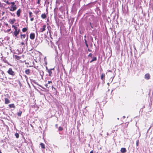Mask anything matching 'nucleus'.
<instances>
[{"instance_id": "37998d69", "label": "nucleus", "mask_w": 153, "mask_h": 153, "mask_svg": "<svg viewBox=\"0 0 153 153\" xmlns=\"http://www.w3.org/2000/svg\"><path fill=\"white\" fill-rule=\"evenodd\" d=\"M93 62V61H92V59L90 61V63H91L92 62Z\"/></svg>"}, {"instance_id": "c9c22d12", "label": "nucleus", "mask_w": 153, "mask_h": 153, "mask_svg": "<svg viewBox=\"0 0 153 153\" xmlns=\"http://www.w3.org/2000/svg\"><path fill=\"white\" fill-rule=\"evenodd\" d=\"M11 30V29H8L7 30V32H9Z\"/></svg>"}, {"instance_id": "ea45409f", "label": "nucleus", "mask_w": 153, "mask_h": 153, "mask_svg": "<svg viewBox=\"0 0 153 153\" xmlns=\"http://www.w3.org/2000/svg\"><path fill=\"white\" fill-rule=\"evenodd\" d=\"M88 51H90V52H91V50H90L89 49H88Z\"/></svg>"}, {"instance_id": "5fc2aeb1", "label": "nucleus", "mask_w": 153, "mask_h": 153, "mask_svg": "<svg viewBox=\"0 0 153 153\" xmlns=\"http://www.w3.org/2000/svg\"><path fill=\"white\" fill-rule=\"evenodd\" d=\"M27 39H28V37H27Z\"/></svg>"}, {"instance_id": "f03ea898", "label": "nucleus", "mask_w": 153, "mask_h": 153, "mask_svg": "<svg viewBox=\"0 0 153 153\" xmlns=\"http://www.w3.org/2000/svg\"><path fill=\"white\" fill-rule=\"evenodd\" d=\"M10 3V4H11V9H12V10H16V6L15 4V3L14 2H11Z\"/></svg>"}, {"instance_id": "79ce46f5", "label": "nucleus", "mask_w": 153, "mask_h": 153, "mask_svg": "<svg viewBox=\"0 0 153 153\" xmlns=\"http://www.w3.org/2000/svg\"><path fill=\"white\" fill-rule=\"evenodd\" d=\"M90 153H93V150L90 152Z\"/></svg>"}, {"instance_id": "b1692460", "label": "nucleus", "mask_w": 153, "mask_h": 153, "mask_svg": "<svg viewBox=\"0 0 153 153\" xmlns=\"http://www.w3.org/2000/svg\"><path fill=\"white\" fill-rule=\"evenodd\" d=\"M58 129L59 131H62L63 130V128L62 127L60 126L59 127Z\"/></svg>"}, {"instance_id": "c756f323", "label": "nucleus", "mask_w": 153, "mask_h": 153, "mask_svg": "<svg viewBox=\"0 0 153 153\" xmlns=\"http://www.w3.org/2000/svg\"><path fill=\"white\" fill-rule=\"evenodd\" d=\"M29 16L31 17L32 16L33 13L31 12H29Z\"/></svg>"}, {"instance_id": "9d476101", "label": "nucleus", "mask_w": 153, "mask_h": 153, "mask_svg": "<svg viewBox=\"0 0 153 153\" xmlns=\"http://www.w3.org/2000/svg\"><path fill=\"white\" fill-rule=\"evenodd\" d=\"M9 100L7 98H5V103L6 104H7L10 103Z\"/></svg>"}, {"instance_id": "de8ad7c7", "label": "nucleus", "mask_w": 153, "mask_h": 153, "mask_svg": "<svg viewBox=\"0 0 153 153\" xmlns=\"http://www.w3.org/2000/svg\"><path fill=\"white\" fill-rule=\"evenodd\" d=\"M80 34H81L82 33V32H81V31H80Z\"/></svg>"}, {"instance_id": "f8f14e48", "label": "nucleus", "mask_w": 153, "mask_h": 153, "mask_svg": "<svg viewBox=\"0 0 153 153\" xmlns=\"http://www.w3.org/2000/svg\"><path fill=\"white\" fill-rule=\"evenodd\" d=\"M41 17L42 19H45V18H46V15L45 14V13H44L42 14L41 15Z\"/></svg>"}, {"instance_id": "a19ab883", "label": "nucleus", "mask_w": 153, "mask_h": 153, "mask_svg": "<svg viewBox=\"0 0 153 153\" xmlns=\"http://www.w3.org/2000/svg\"><path fill=\"white\" fill-rule=\"evenodd\" d=\"M1 73L2 74H4V72L3 71H1Z\"/></svg>"}, {"instance_id": "680f3d73", "label": "nucleus", "mask_w": 153, "mask_h": 153, "mask_svg": "<svg viewBox=\"0 0 153 153\" xmlns=\"http://www.w3.org/2000/svg\"><path fill=\"white\" fill-rule=\"evenodd\" d=\"M99 85V84H98V86Z\"/></svg>"}, {"instance_id": "864d4df0", "label": "nucleus", "mask_w": 153, "mask_h": 153, "mask_svg": "<svg viewBox=\"0 0 153 153\" xmlns=\"http://www.w3.org/2000/svg\"><path fill=\"white\" fill-rule=\"evenodd\" d=\"M87 107V106H86V107L85 108V109Z\"/></svg>"}, {"instance_id": "052dcab7", "label": "nucleus", "mask_w": 153, "mask_h": 153, "mask_svg": "<svg viewBox=\"0 0 153 153\" xmlns=\"http://www.w3.org/2000/svg\"><path fill=\"white\" fill-rule=\"evenodd\" d=\"M55 10H54V12H55Z\"/></svg>"}, {"instance_id": "774afa93", "label": "nucleus", "mask_w": 153, "mask_h": 153, "mask_svg": "<svg viewBox=\"0 0 153 153\" xmlns=\"http://www.w3.org/2000/svg\"><path fill=\"white\" fill-rule=\"evenodd\" d=\"M97 153H98L97 152Z\"/></svg>"}, {"instance_id": "0e129e2a", "label": "nucleus", "mask_w": 153, "mask_h": 153, "mask_svg": "<svg viewBox=\"0 0 153 153\" xmlns=\"http://www.w3.org/2000/svg\"><path fill=\"white\" fill-rule=\"evenodd\" d=\"M11 11H13L14 10H11Z\"/></svg>"}, {"instance_id": "9b49d317", "label": "nucleus", "mask_w": 153, "mask_h": 153, "mask_svg": "<svg viewBox=\"0 0 153 153\" xmlns=\"http://www.w3.org/2000/svg\"><path fill=\"white\" fill-rule=\"evenodd\" d=\"M21 12V10H17V12L16 14L18 17H19L20 16V13Z\"/></svg>"}, {"instance_id": "e2e57ef3", "label": "nucleus", "mask_w": 153, "mask_h": 153, "mask_svg": "<svg viewBox=\"0 0 153 153\" xmlns=\"http://www.w3.org/2000/svg\"><path fill=\"white\" fill-rule=\"evenodd\" d=\"M1 3L0 2V4H1Z\"/></svg>"}, {"instance_id": "ddd939ff", "label": "nucleus", "mask_w": 153, "mask_h": 153, "mask_svg": "<svg viewBox=\"0 0 153 153\" xmlns=\"http://www.w3.org/2000/svg\"><path fill=\"white\" fill-rule=\"evenodd\" d=\"M25 73L27 75L29 74L30 73V70L27 69L25 71Z\"/></svg>"}, {"instance_id": "58836bf2", "label": "nucleus", "mask_w": 153, "mask_h": 153, "mask_svg": "<svg viewBox=\"0 0 153 153\" xmlns=\"http://www.w3.org/2000/svg\"><path fill=\"white\" fill-rule=\"evenodd\" d=\"M21 44L22 45H23L24 44V43L23 42H21Z\"/></svg>"}, {"instance_id": "39448f33", "label": "nucleus", "mask_w": 153, "mask_h": 153, "mask_svg": "<svg viewBox=\"0 0 153 153\" xmlns=\"http://www.w3.org/2000/svg\"><path fill=\"white\" fill-rule=\"evenodd\" d=\"M54 70V68H51V69H48V73H49V76H52V70Z\"/></svg>"}, {"instance_id": "72a5a7b5", "label": "nucleus", "mask_w": 153, "mask_h": 153, "mask_svg": "<svg viewBox=\"0 0 153 153\" xmlns=\"http://www.w3.org/2000/svg\"><path fill=\"white\" fill-rule=\"evenodd\" d=\"M34 20V18H31V19H30V20L31 21H33Z\"/></svg>"}, {"instance_id": "7ed1b4c3", "label": "nucleus", "mask_w": 153, "mask_h": 153, "mask_svg": "<svg viewBox=\"0 0 153 153\" xmlns=\"http://www.w3.org/2000/svg\"><path fill=\"white\" fill-rule=\"evenodd\" d=\"M20 30L19 29L18 30H15V31L13 32L14 35L16 37V38H18L17 37V35L19 34V33Z\"/></svg>"}, {"instance_id": "8fccbe9b", "label": "nucleus", "mask_w": 153, "mask_h": 153, "mask_svg": "<svg viewBox=\"0 0 153 153\" xmlns=\"http://www.w3.org/2000/svg\"><path fill=\"white\" fill-rule=\"evenodd\" d=\"M46 69L47 70H48V68L47 67H46Z\"/></svg>"}, {"instance_id": "f704fd0d", "label": "nucleus", "mask_w": 153, "mask_h": 153, "mask_svg": "<svg viewBox=\"0 0 153 153\" xmlns=\"http://www.w3.org/2000/svg\"><path fill=\"white\" fill-rule=\"evenodd\" d=\"M84 40H85V44L86 43H87V40H86V39H84Z\"/></svg>"}, {"instance_id": "f257e3e1", "label": "nucleus", "mask_w": 153, "mask_h": 153, "mask_svg": "<svg viewBox=\"0 0 153 153\" xmlns=\"http://www.w3.org/2000/svg\"><path fill=\"white\" fill-rule=\"evenodd\" d=\"M7 72L9 74L12 76H14L15 74V73L12 71V68H11L9 69Z\"/></svg>"}, {"instance_id": "69168bd1", "label": "nucleus", "mask_w": 153, "mask_h": 153, "mask_svg": "<svg viewBox=\"0 0 153 153\" xmlns=\"http://www.w3.org/2000/svg\"><path fill=\"white\" fill-rule=\"evenodd\" d=\"M117 119H118V120H119V118H117Z\"/></svg>"}, {"instance_id": "20e7f679", "label": "nucleus", "mask_w": 153, "mask_h": 153, "mask_svg": "<svg viewBox=\"0 0 153 153\" xmlns=\"http://www.w3.org/2000/svg\"><path fill=\"white\" fill-rule=\"evenodd\" d=\"M46 25H44L42 26V28H41L39 30V32H43L44 31L46 30Z\"/></svg>"}, {"instance_id": "2f4dec72", "label": "nucleus", "mask_w": 153, "mask_h": 153, "mask_svg": "<svg viewBox=\"0 0 153 153\" xmlns=\"http://www.w3.org/2000/svg\"><path fill=\"white\" fill-rule=\"evenodd\" d=\"M37 1V3L38 4H40V0H36Z\"/></svg>"}, {"instance_id": "1a4fd4ad", "label": "nucleus", "mask_w": 153, "mask_h": 153, "mask_svg": "<svg viewBox=\"0 0 153 153\" xmlns=\"http://www.w3.org/2000/svg\"><path fill=\"white\" fill-rule=\"evenodd\" d=\"M120 152L122 153H125L126 152V149L125 148H122L121 149Z\"/></svg>"}, {"instance_id": "4c0bfd02", "label": "nucleus", "mask_w": 153, "mask_h": 153, "mask_svg": "<svg viewBox=\"0 0 153 153\" xmlns=\"http://www.w3.org/2000/svg\"><path fill=\"white\" fill-rule=\"evenodd\" d=\"M58 124H56L55 125V126L56 127V128H58Z\"/></svg>"}, {"instance_id": "aec40b11", "label": "nucleus", "mask_w": 153, "mask_h": 153, "mask_svg": "<svg viewBox=\"0 0 153 153\" xmlns=\"http://www.w3.org/2000/svg\"><path fill=\"white\" fill-rule=\"evenodd\" d=\"M27 30V29L26 27H24L23 28L22 31L23 32H25Z\"/></svg>"}, {"instance_id": "2eb2a0df", "label": "nucleus", "mask_w": 153, "mask_h": 153, "mask_svg": "<svg viewBox=\"0 0 153 153\" xmlns=\"http://www.w3.org/2000/svg\"><path fill=\"white\" fill-rule=\"evenodd\" d=\"M39 73H40V76L42 77L43 76H44V72L43 71H41L40 72H39Z\"/></svg>"}, {"instance_id": "4d7b16f0", "label": "nucleus", "mask_w": 153, "mask_h": 153, "mask_svg": "<svg viewBox=\"0 0 153 153\" xmlns=\"http://www.w3.org/2000/svg\"><path fill=\"white\" fill-rule=\"evenodd\" d=\"M143 10H142V13H143Z\"/></svg>"}, {"instance_id": "c85d7f7f", "label": "nucleus", "mask_w": 153, "mask_h": 153, "mask_svg": "<svg viewBox=\"0 0 153 153\" xmlns=\"http://www.w3.org/2000/svg\"><path fill=\"white\" fill-rule=\"evenodd\" d=\"M52 82L51 81H48V84H51V85H52Z\"/></svg>"}, {"instance_id": "412c9836", "label": "nucleus", "mask_w": 153, "mask_h": 153, "mask_svg": "<svg viewBox=\"0 0 153 153\" xmlns=\"http://www.w3.org/2000/svg\"><path fill=\"white\" fill-rule=\"evenodd\" d=\"M3 1L4 2H5L8 4H10V3L8 2V1L7 0H3Z\"/></svg>"}, {"instance_id": "bf43d9fd", "label": "nucleus", "mask_w": 153, "mask_h": 153, "mask_svg": "<svg viewBox=\"0 0 153 153\" xmlns=\"http://www.w3.org/2000/svg\"><path fill=\"white\" fill-rule=\"evenodd\" d=\"M0 153H2L0 151Z\"/></svg>"}, {"instance_id": "473e14b6", "label": "nucleus", "mask_w": 153, "mask_h": 153, "mask_svg": "<svg viewBox=\"0 0 153 153\" xmlns=\"http://www.w3.org/2000/svg\"><path fill=\"white\" fill-rule=\"evenodd\" d=\"M4 62L5 63H7L8 65H10L8 62L7 60H4Z\"/></svg>"}, {"instance_id": "a211bd4d", "label": "nucleus", "mask_w": 153, "mask_h": 153, "mask_svg": "<svg viewBox=\"0 0 153 153\" xmlns=\"http://www.w3.org/2000/svg\"><path fill=\"white\" fill-rule=\"evenodd\" d=\"M105 76V74H102L101 75L100 77L101 79L102 80L103 79V78Z\"/></svg>"}, {"instance_id": "423d86ee", "label": "nucleus", "mask_w": 153, "mask_h": 153, "mask_svg": "<svg viewBox=\"0 0 153 153\" xmlns=\"http://www.w3.org/2000/svg\"><path fill=\"white\" fill-rule=\"evenodd\" d=\"M35 34L34 33H31L30 34V37L31 39H34Z\"/></svg>"}, {"instance_id": "4be33fe9", "label": "nucleus", "mask_w": 153, "mask_h": 153, "mask_svg": "<svg viewBox=\"0 0 153 153\" xmlns=\"http://www.w3.org/2000/svg\"><path fill=\"white\" fill-rule=\"evenodd\" d=\"M15 57L18 60H19L20 59V57L17 55H15Z\"/></svg>"}, {"instance_id": "dca6fc26", "label": "nucleus", "mask_w": 153, "mask_h": 153, "mask_svg": "<svg viewBox=\"0 0 153 153\" xmlns=\"http://www.w3.org/2000/svg\"><path fill=\"white\" fill-rule=\"evenodd\" d=\"M9 107L10 108H15V106L13 104H9Z\"/></svg>"}, {"instance_id": "6e6552de", "label": "nucleus", "mask_w": 153, "mask_h": 153, "mask_svg": "<svg viewBox=\"0 0 153 153\" xmlns=\"http://www.w3.org/2000/svg\"><path fill=\"white\" fill-rule=\"evenodd\" d=\"M145 78L147 80L149 79L150 78V76L149 74H146L145 75Z\"/></svg>"}, {"instance_id": "0eeeda50", "label": "nucleus", "mask_w": 153, "mask_h": 153, "mask_svg": "<svg viewBox=\"0 0 153 153\" xmlns=\"http://www.w3.org/2000/svg\"><path fill=\"white\" fill-rule=\"evenodd\" d=\"M15 21L16 19H10L9 21V22H10V23L11 24H13Z\"/></svg>"}, {"instance_id": "7c9ffc66", "label": "nucleus", "mask_w": 153, "mask_h": 153, "mask_svg": "<svg viewBox=\"0 0 153 153\" xmlns=\"http://www.w3.org/2000/svg\"><path fill=\"white\" fill-rule=\"evenodd\" d=\"M139 140H137L136 141V145H137V146H138V144H139Z\"/></svg>"}, {"instance_id": "a878e982", "label": "nucleus", "mask_w": 153, "mask_h": 153, "mask_svg": "<svg viewBox=\"0 0 153 153\" xmlns=\"http://www.w3.org/2000/svg\"><path fill=\"white\" fill-rule=\"evenodd\" d=\"M45 86L47 88H49V87H51V85H49V86L48 85V84H46L45 85Z\"/></svg>"}, {"instance_id": "f3484780", "label": "nucleus", "mask_w": 153, "mask_h": 153, "mask_svg": "<svg viewBox=\"0 0 153 153\" xmlns=\"http://www.w3.org/2000/svg\"><path fill=\"white\" fill-rule=\"evenodd\" d=\"M22 113V111H19L17 113V115L19 117L21 116Z\"/></svg>"}, {"instance_id": "e433bc0d", "label": "nucleus", "mask_w": 153, "mask_h": 153, "mask_svg": "<svg viewBox=\"0 0 153 153\" xmlns=\"http://www.w3.org/2000/svg\"><path fill=\"white\" fill-rule=\"evenodd\" d=\"M85 45H86V46L87 48H88V44H87V43H85Z\"/></svg>"}, {"instance_id": "bb28decb", "label": "nucleus", "mask_w": 153, "mask_h": 153, "mask_svg": "<svg viewBox=\"0 0 153 153\" xmlns=\"http://www.w3.org/2000/svg\"><path fill=\"white\" fill-rule=\"evenodd\" d=\"M88 56L92 58V54L91 53H90Z\"/></svg>"}, {"instance_id": "09e8293b", "label": "nucleus", "mask_w": 153, "mask_h": 153, "mask_svg": "<svg viewBox=\"0 0 153 153\" xmlns=\"http://www.w3.org/2000/svg\"><path fill=\"white\" fill-rule=\"evenodd\" d=\"M86 35H85V36H84V38H85V39L86 38Z\"/></svg>"}, {"instance_id": "5701e85b", "label": "nucleus", "mask_w": 153, "mask_h": 153, "mask_svg": "<svg viewBox=\"0 0 153 153\" xmlns=\"http://www.w3.org/2000/svg\"><path fill=\"white\" fill-rule=\"evenodd\" d=\"M15 136L17 138H18L19 137V134L18 133H16L15 134Z\"/></svg>"}, {"instance_id": "cd10ccee", "label": "nucleus", "mask_w": 153, "mask_h": 153, "mask_svg": "<svg viewBox=\"0 0 153 153\" xmlns=\"http://www.w3.org/2000/svg\"><path fill=\"white\" fill-rule=\"evenodd\" d=\"M12 27H13L14 28L15 30L17 29V27L15 26L14 25H12Z\"/></svg>"}, {"instance_id": "c03bdc74", "label": "nucleus", "mask_w": 153, "mask_h": 153, "mask_svg": "<svg viewBox=\"0 0 153 153\" xmlns=\"http://www.w3.org/2000/svg\"><path fill=\"white\" fill-rule=\"evenodd\" d=\"M4 13V12H2V15H3Z\"/></svg>"}, {"instance_id": "338daca9", "label": "nucleus", "mask_w": 153, "mask_h": 153, "mask_svg": "<svg viewBox=\"0 0 153 153\" xmlns=\"http://www.w3.org/2000/svg\"><path fill=\"white\" fill-rule=\"evenodd\" d=\"M33 82H34V83H35V82H34V81Z\"/></svg>"}, {"instance_id": "393cba45", "label": "nucleus", "mask_w": 153, "mask_h": 153, "mask_svg": "<svg viewBox=\"0 0 153 153\" xmlns=\"http://www.w3.org/2000/svg\"><path fill=\"white\" fill-rule=\"evenodd\" d=\"M97 59V58L96 57H94L92 59V61H96Z\"/></svg>"}, {"instance_id": "13d9d810", "label": "nucleus", "mask_w": 153, "mask_h": 153, "mask_svg": "<svg viewBox=\"0 0 153 153\" xmlns=\"http://www.w3.org/2000/svg\"><path fill=\"white\" fill-rule=\"evenodd\" d=\"M91 23H90V25H91Z\"/></svg>"}, {"instance_id": "a18cd8bd", "label": "nucleus", "mask_w": 153, "mask_h": 153, "mask_svg": "<svg viewBox=\"0 0 153 153\" xmlns=\"http://www.w3.org/2000/svg\"><path fill=\"white\" fill-rule=\"evenodd\" d=\"M125 117H125V116H123V119L125 118Z\"/></svg>"}, {"instance_id": "4468645a", "label": "nucleus", "mask_w": 153, "mask_h": 153, "mask_svg": "<svg viewBox=\"0 0 153 153\" xmlns=\"http://www.w3.org/2000/svg\"><path fill=\"white\" fill-rule=\"evenodd\" d=\"M40 145L41 146L42 149H45V145L44 143H41L40 144Z\"/></svg>"}, {"instance_id": "603ef678", "label": "nucleus", "mask_w": 153, "mask_h": 153, "mask_svg": "<svg viewBox=\"0 0 153 153\" xmlns=\"http://www.w3.org/2000/svg\"><path fill=\"white\" fill-rule=\"evenodd\" d=\"M25 77H27V76H26V75H25Z\"/></svg>"}, {"instance_id": "49530a36", "label": "nucleus", "mask_w": 153, "mask_h": 153, "mask_svg": "<svg viewBox=\"0 0 153 153\" xmlns=\"http://www.w3.org/2000/svg\"><path fill=\"white\" fill-rule=\"evenodd\" d=\"M148 15H149V10L148 11Z\"/></svg>"}, {"instance_id": "6ab92c4d", "label": "nucleus", "mask_w": 153, "mask_h": 153, "mask_svg": "<svg viewBox=\"0 0 153 153\" xmlns=\"http://www.w3.org/2000/svg\"><path fill=\"white\" fill-rule=\"evenodd\" d=\"M21 37L22 38H23V39H25V37H26V35L25 34H21Z\"/></svg>"}, {"instance_id": "6e6d98bb", "label": "nucleus", "mask_w": 153, "mask_h": 153, "mask_svg": "<svg viewBox=\"0 0 153 153\" xmlns=\"http://www.w3.org/2000/svg\"><path fill=\"white\" fill-rule=\"evenodd\" d=\"M68 13V10H67V13Z\"/></svg>"}, {"instance_id": "3c124183", "label": "nucleus", "mask_w": 153, "mask_h": 153, "mask_svg": "<svg viewBox=\"0 0 153 153\" xmlns=\"http://www.w3.org/2000/svg\"><path fill=\"white\" fill-rule=\"evenodd\" d=\"M6 26H7L8 25V24H6Z\"/></svg>"}]
</instances>
